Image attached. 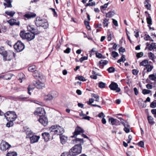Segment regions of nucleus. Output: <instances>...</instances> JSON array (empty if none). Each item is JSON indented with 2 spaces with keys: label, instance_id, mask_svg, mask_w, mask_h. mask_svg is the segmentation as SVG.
I'll return each instance as SVG.
<instances>
[{
  "label": "nucleus",
  "instance_id": "nucleus-1",
  "mask_svg": "<svg viewBox=\"0 0 156 156\" xmlns=\"http://www.w3.org/2000/svg\"><path fill=\"white\" fill-rule=\"evenodd\" d=\"M73 141L74 142L78 144L75 145L70 150V153L72 155L76 156L81 152L82 147L81 144L83 143V140L76 138Z\"/></svg>",
  "mask_w": 156,
  "mask_h": 156
},
{
  "label": "nucleus",
  "instance_id": "nucleus-2",
  "mask_svg": "<svg viewBox=\"0 0 156 156\" xmlns=\"http://www.w3.org/2000/svg\"><path fill=\"white\" fill-rule=\"evenodd\" d=\"M51 132H54L55 134L61 135L64 132V129L62 127L57 125L52 126L50 129Z\"/></svg>",
  "mask_w": 156,
  "mask_h": 156
},
{
  "label": "nucleus",
  "instance_id": "nucleus-3",
  "mask_svg": "<svg viewBox=\"0 0 156 156\" xmlns=\"http://www.w3.org/2000/svg\"><path fill=\"white\" fill-rule=\"evenodd\" d=\"M35 24L37 27H41L44 29H46L48 26V23L40 17H37L35 21Z\"/></svg>",
  "mask_w": 156,
  "mask_h": 156
},
{
  "label": "nucleus",
  "instance_id": "nucleus-4",
  "mask_svg": "<svg viewBox=\"0 0 156 156\" xmlns=\"http://www.w3.org/2000/svg\"><path fill=\"white\" fill-rule=\"evenodd\" d=\"M5 117L8 121H13L15 120L17 118V115L14 112L8 111L5 115Z\"/></svg>",
  "mask_w": 156,
  "mask_h": 156
},
{
  "label": "nucleus",
  "instance_id": "nucleus-5",
  "mask_svg": "<svg viewBox=\"0 0 156 156\" xmlns=\"http://www.w3.org/2000/svg\"><path fill=\"white\" fill-rule=\"evenodd\" d=\"M58 95L57 92L55 91H51L48 94H45L44 96V100L46 101H51L56 97Z\"/></svg>",
  "mask_w": 156,
  "mask_h": 156
},
{
  "label": "nucleus",
  "instance_id": "nucleus-6",
  "mask_svg": "<svg viewBox=\"0 0 156 156\" xmlns=\"http://www.w3.org/2000/svg\"><path fill=\"white\" fill-rule=\"evenodd\" d=\"M14 49L18 52L22 51L24 48L25 46L24 44L20 41H18L14 45Z\"/></svg>",
  "mask_w": 156,
  "mask_h": 156
},
{
  "label": "nucleus",
  "instance_id": "nucleus-7",
  "mask_svg": "<svg viewBox=\"0 0 156 156\" xmlns=\"http://www.w3.org/2000/svg\"><path fill=\"white\" fill-rule=\"evenodd\" d=\"M11 146L10 145L4 141H2L0 144V149L2 151H6Z\"/></svg>",
  "mask_w": 156,
  "mask_h": 156
},
{
  "label": "nucleus",
  "instance_id": "nucleus-8",
  "mask_svg": "<svg viewBox=\"0 0 156 156\" xmlns=\"http://www.w3.org/2000/svg\"><path fill=\"white\" fill-rule=\"evenodd\" d=\"M33 76L35 78L37 79L38 80H41L42 82H44L45 80L44 77L42 75L41 73L37 71L34 73Z\"/></svg>",
  "mask_w": 156,
  "mask_h": 156
},
{
  "label": "nucleus",
  "instance_id": "nucleus-9",
  "mask_svg": "<svg viewBox=\"0 0 156 156\" xmlns=\"http://www.w3.org/2000/svg\"><path fill=\"white\" fill-rule=\"evenodd\" d=\"M35 115H37L40 117H43L44 116L45 114V111L44 108H38L34 112Z\"/></svg>",
  "mask_w": 156,
  "mask_h": 156
},
{
  "label": "nucleus",
  "instance_id": "nucleus-10",
  "mask_svg": "<svg viewBox=\"0 0 156 156\" xmlns=\"http://www.w3.org/2000/svg\"><path fill=\"white\" fill-rule=\"evenodd\" d=\"M109 87L111 90L116 91L117 92H119L120 91V88L118 87V85L115 83H112L109 85Z\"/></svg>",
  "mask_w": 156,
  "mask_h": 156
},
{
  "label": "nucleus",
  "instance_id": "nucleus-11",
  "mask_svg": "<svg viewBox=\"0 0 156 156\" xmlns=\"http://www.w3.org/2000/svg\"><path fill=\"white\" fill-rule=\"evenodd\" d=\"M41 80H38L37 81H34L33 82L34 85L37 88L42 89L45 87V85Z\"/></svg>",
  "mask_w": 156,
  "mask_h": 156
},
{
  "label": "nucleus",
  "instance_id": "nucleus-12",
  "mask_svg": "<svg viewBox=\"0 0 156 156\" xmlns=\"http://www.w3.org/2000/svg\"><path fill=\"white\" fill-rule=\"evenodd\" d=\"M83 130L81 127L77 126L75 129L74 132L73 133V135L72 136V137H76L77 135L80 134L81 133L84 132Z\"/></svg>",
  "mask_w": 156,
  "mask_h": 156
},
{
  "label": "nucleus",
  "instance_id": "nucleus-13",
  "mask_svg": "<svg viewBox=\"0 0 156 156\" xmlns=\"http://www.w3.org/2000/svg\"><path fill=\"white\" fill-rule=\"evenodd\" d=\"M39 122L43 126H46L48 123V119L44 116L40 117L38 120Z\"/></svg>",
  "mask_w": 156,
  "mask_h": 156
},
{
  "label": "nucleus",
  "instance_id": "nucleus-14",
  "mask_svg": "<svg viewBox=\"0 0 156 156\" xmlns=\"http://www.w3.org/2000/svg\"><path fill=\"white\" fill-rule=\"evenodd\" d=\"M31 136L27 135V138H30L31 143H34L37 142L40 138V137L38 136L32 135V136Z\"/></svg>",
  "mask_w": 156,
  "mask_h": 156
},
{
  "label": "nucleus",
  "instance_id": "nucleus-15",
  "mask_svg": "<svg viewBox=\"0 0 156 156\" xmlns=\"http://www.w3.org/2000/svg\"><path fill=\"white\" fill-rule=\"evenodd\" d=\"M27 28L29 31L31 33H35L36 35L39 34L40 33V32L37 29H35L33 26L28 25Z\"/></svg>",
  "mask_w": 156,
  "mask_h": 156
},
{
  "label": "nucleus",
  "instance_id": "nucleus-16",
  "mask_svg": "<svg viewBox=\"0 0 156 156\" xmlns=\"http://www.w3.org/2000/svg\"><path fill=\"white\" fill-rule=\"evenodd\" d=\"M0 54L3 56L4 60L5 61L7 60V52L5 50L3 47L0 48Z\"/></svg>",
  "mask_w": 156,
  "mask_h": 156
},
{
  "label": "nucleus",
  "instance_id": "nucleus-17",
  "mask_svg": "<svg viewBox=\"0 0 156 156\" xmlns=\"http://www.w3.org/2000/svg\"><path fill=\"white\" fill-rule=\"evenodd\" d=\"M108 121L110 124L112 125H118L120 124V122L119 120L113 118H109Z\"/></svg>",
  "mask_w": 156,
  "mask_h": 156
},
{
  "label": "nucleus",
  "instance_id": "nucleus-18",
  "mask_svg": "<svg viewBox=\"0 0 156 156\" xmlns=\"http://www.w3.org/2000/svg\"><path fill=\"white\" fill-rule=\"evenodd\" d=\"M36 35L35 34L32 33H27L26 39L29 41H30L33 39Z\"/></svg>",
  "mask_w": 156,
  "mask_h": 156
},
{
  "label": "nucleus",
  "instance_id": "nucleus-19",
  "mask_svg": "<svg viewBox=\"0 0 156 156\" xmlns=\"http://www.w3.org/2000/svg\"><path fill=\"white\" fill-rule=\"evenodd\" d=\"M42 135L45 142L48 141L50 139V134L48 133H44L42 134Z\"/></svg>",
  "mask_w": 156,
  "mask_h": 156
},
{
  "label": "nucleus",
  "instance_id": "nucleus-20",
  "mask_svg": "<svg viewBox=\"0 0 156 156\" xmlns=\"http://www.w3.org/2000/svg\"><path fill=\"white\" fill-rule=\"evenodd\" d=\"M60 138L61 142L62 144H65L68 140L67 137L62 134L60 135Z\"/></svg>",
  "mask_w": 156,
  "mask_h": 156
},
{
  "label": "nucleus",
  "instance_id": "nucleus-21",
  "mask_svg": "<svg viewBox=\"0 0 156 156\" xmlns=\"http://www.w3.org/2000/svg\"><path fill=\"white\" fill-rule=\"evenodd\" d=\"M9 23L10 25L11 26L14 25L19 26L20 23L19 22H16V20L15 19H11L9 21Z\"/></svg>",
  "mask_w": 156,
  "mask_h": 156
},
{
  "label": "nucleus",
  "instance_id": "nucleus-22",
  "mask_svg": "<svg viewBox=\"0 0 156 156\" xmlns=\"http://www.w3.org/2000/svg\"><path fill=\"white\" fill-rule=\"evenodd\" d=\"M36 14L32 12H29L24 15V16L27 19H30L35 17Z\"/></svg>",
  "mask_w": 156,
  "mask_h": 156
},
{
  "label": "nucleus",
  "instance_id": "nucleus-23",
  "mask_svg": "<svg viewBox=\"0 0 156 156\" xmlns=\"http://www.w3.org/2000/svg\"><path fill=\"white\" fill-rule=\"evenodd\" d=\"M27 33H26L25 31H21L20 33V36L23 39H25L27 38Z\"/></svg>",
  "mask_w": 156,
  "mask_h": 156
},
{
  "label": "nucleus",
  "instance_id": "nucleus-24",
  "mask_svg": "<svg viewBox=\"0 0 156 156\" xmlns=\"http://www.w3.org/2000/svg\"><path fill=\"white\" fill-rule=\"evenodd\" d=\"M147 119L148 121V122L150 124L152 125L155 123V122L153 121L154 119L151 116H148Z\"/></svg>",
  "mask_w": 156,
  "mask_h": 156
},
{
  "label": "nucleus",
  "instance_id": "nucleus-25",
  "mask_svg": "<svg viewBox=\"0 0 156 156\" xmlns=\"http://www.w3.org/2000/svg\"><path fill=\"white\" fill-rule=\"evenodd\" d=\"M148 61L147 59L144 60L140 62L139 64L140 66H147L148 64Z\"/></svg>",
  "mask_w": 156,
  "mask_h": 156
},
{
  "label": "nucleus",
  "instance_id": "nucleus-26",
  "mask_svg": "<svg viewBox=\"0 0 156 156\" xmlns=\"http://www.w3.org/2000/svg\"><path fill=\"white\" fill-rule=\"evenodd\" d=\"M15 54L13 52L10 51V52L7 53V56H8L9 57V58L7 59V60L10 61L11 59H12V56H14Z\"/></svg>",
  "mask_w": 156,
  "mask_h": 156
},
{
  "label": "nucleus",
  "instance_id": "nucleus-27",
  "mask_svg": "<svg viewBox=\"0 0 156 156\" xmlns=\"http://www.w3.org/2000/svg\"><path fill=\"white\" fill-rule=\"evenodd\" d=\"M148 17H146V20L147 23L150 25L152 24V20L150 15H148Z\"/></svg>",
  "mask_w": 156,
  "mask_h": 156
},
{
  "label": "nucleus",
  "instance_id": "nucleus-28",
  "mask_svg": "<svg viewBox=\"0 0 156 156\" xmlns=\"http://www.w3.org/2000/svg\"><path fill=\"white\" fill-rule=\"evenodd\" d=\"M25 130L27 133V135H32V133L31 131V130L30 128H29L25 127Z\"/></svg>",
  "mask_w": 156,
  "mask_h": 156
},
{
  "label": "nucleus",
  "instance_id": "nucleus-29",
  "mask_svg": "<svg viewBox=\"0 0 156 156\" xmlns=\"http://www.w3.org/2000/svg\"><path fill=\"white\" fill-rule=\"evenodd\" d=\"M115 14L114 11L109 12L106 14V17L110 18L113 16Z\"/></svg>",
  "mask_w": 156,
  "mask_h": 156
},
{
  "label": "nucleus",
  "instance_id": "nucleus-30",
  "mask_svg": "<svg viewBox=\"0 0 156 156\" xmlns=\"http://www.w3.org/2000/svg\"><path fill=\"white\" fill-rule=\"evenodd\" d=\"M148 49L150 50L151 51L154 49L156 48V44L154 43H152L150 44V46L148 47Z\"/></svg>",
  "mask_w": 156,
  "mask_h": 156
},
{
  "label": "nucleus",
  "instance_id": "nucleus-31",
  "mask_svg": "<svg viewBox=\"0 0 156 156\" xmlns=\"http://www.w3.org/2000/svg\"><path fill=\"white\" fill-rule=\"evenodd\" d=\"M149 77L151 80L156 81V73L149 75Z\"/></svg>",
  "mask_w": 156,
  "mask_h": 156
},
{
  "label": "nucleus",
  "instance_id": "nucleus-32",
  "mask_svg": "<svg viewBox=\"0 0 156 156\" xmlns=\"http://www.w3.org/2000/svg\"><path fill=\"white\" fill-rule=\"evenodd\" d=\"M91 96L94 97L95 99V101L99 102V96L97 94H91Z\"/></svg>",
  "mask_w": 156,
  "mask_h": 156
},
{
  "label": "nucleus",
  "instance_id": "nucleus-33",
  "mask_svg": "<svg viewBox=\"0 0 156 156\" xmlns=\"http://www.w3.org/2000/svg\"><path fill=\"white\" fill-rule=\"evenodd\" d=\"M28 70L29 71L33 72L36 70V67L34 65L32 66L29 67Z\"/></svg>",
  "mask_w": 156,
  "mask_h": 156
},
{
  "label": "nucleus",
  "instance_id": "nucleus-34",
  "mask_svg": "<svg viewBox=\"0 0 156 156\" xmlns=\"http://www.w3.org/2000/svg\"><path fill=\"white\" fill-rule=\"evenodd\" d=\"M109 19L105 18L103 20V25L104 27H107L109 23Z\"/></svg>",
  "mask_w": 156,
  "mask_h": 156
},
{
  "label": "nucleus",
  "instance_id": "nucleus-35",
  "mask_svg": "<svg viewBox=\"0 0 156 156\" xmlns=\"http://www.w3.org/2000/svg\"><path fill=\"white\" fill-rule=\"evenodd\" d=\"M17 155V153L14 151L9 152L7 154L6 156H16Z\"/></svg>",
  "mask_w": 156,
  "mask_h": 156
},
{
  "label": "nucleus",
  "instance_id": "nucleus-36",
  "mask_svg": "<svg viewBox=\"0 0 156 156\" xmlns=\"http://www.w3.org/2000/svg\"><path fill=\"white\" fill-rule=\"evenodd\" d=\"M153 68V66L150 64H148L146 66V69H147V72H151Z\"/></svg>",
  "mask_w": 156,
  "mask_h": 156
},
{
  "label": "nucleus",
  "instance_id": "nucleus-37",
  "mask_svg": "<svg viewBox=\"0 0 156 156\" xmlns=\"http://www.w3.org/2000/svg\"><path fill=\"white\" fill-rule=\"evenodd\" d=\"M5 13L8 16L12 17L15 13V12L14 11L9 12L8 11H6L5 12Z\"/></svg>",
  "mask_w": 156,
  "mask_h": 156
},
{
  "label": "nucleus",
  "instance_id": "nucleus-38",
  "mask_svg": "<svg viewBox=\"0 0 156 156\" xmlns=\"http://www.w3.org/2000/svg\"><path fill=\"white\" fill-rule=\"evenodd\" d=\"M113 37V35L111 34L109 31L107 33V38L109 41L111 40L112 38Z\"/></svg>",
  "mask_w": 156,
  "mask_h": 156
},
{
  "label": "nucleus",
  "instance_id": "nucleus-39",
  "mask_svg": "<svg viewBox=\"0 0 156 156\" xmlns=\"http://www.w3.org/2000/svg\"><path fill=\"white\" fill-rule=\"evenodd\" d=\"M106 86V83L102 82H100L98 84V87L101 88H103L105 87Z\"/></svg>",
  "mask_w": 156,
  "mask_h": 156
},
{
  "label": "nucleus",
  "instance_id": "nucleus-40",
  "mask_svg": "<svg viewBox=\"0 0 156 156\" xmlns=\"http://www.w3.org/2000/svg\"><path fill=\"white\" fill-rule=\"evenodd\" d=\"M148 56L150 59L153 60L154 58V55L152 52H150L148 53Z\"/></svg>",
  "mask_w": 156,
  "mask_h": 156
},
{
  "label": "nucleus",
  "instance_id": "nucleus-41",
  "mask_svg": "<svg viewBox=\"0 0 156 156\" xmlns=\"http://www.w3.org/2000/svg\"><path fill=\"white\" fill-rule=\"evenodd\" d=\"M84 24L86 26L88 30H90V27L89 24V22L85 20L84 21Z\"/></svg>",
  "mask_w": 156,
  "mask_h": 156
},
{
  "label": "nucleus",
  "instance_id": "nucleus-42",
  "mask_svg": "<svg viewBox=\"0 0 156 156\" xmlns=\"http://www.w3.org/2000/svg\"><path fill=\"white\" fill-rule=\"evenodd\" d=\"M126 60V59L125 58V55H122L120 59H119L117 61V62L118 63H119L122 62H124Z\"/></svg>",
  "mask_w": 156,
  "mask_h": 156
},
{
  "label": "nucleus",
  "instance_id": "nucleus-43",
  "mask_svg": "<svg viewBox=\"0 0 156 156\" xmlns=\"http://www.w3.org/2000/svg\"><path fill=\"white\" fill-rule=\"evenodd\" d=\"M9 122H7L6 124V126L7 127H10L12 126L13 125V121H8Z\"/></svg>",
  "mask_w": 156,
  "mask_h": 156
},
{
  "label": "nucleus",
  "instance_id": "nucleus-44",
  "mask_svg": "<svg viewBox=\"0 0 156 156\" xmlns=\"http://www.w3.org/2000/svg\"><path fill=\"white\" fill-rule=\"evenodd\" d=\"M151 91L150 90L144 89L143 90L142 93L144 94H149L151 92Z\"/></svg>",
  "mask_w": 156,
  "mask_h": 156
},
{
  "label": "nucleus",
  "instance_id": "nucleus-45",
  "mask_svg": "<svg viewBox=\"0 0 156 156\" xmlns=\"http://www.w3.org/2000/svg\"><path fill=\"white\" fill-rule=\"evenodd\" d=\"M108 62L107 60H101L99 62V64L101 65L102 64L103 66L106 65Z\"/></svg>",
  "mask_w": 156,
  "mask_h": 156
},
{
  "label": "nucleus",
  "instance_id": "nucleus-46",
  "mask_svg": "<svg viewBox=\"0 0 156 156\" xmlns=\"http://www.w3.org/2000/svg\"><path fill=\"white\" fill-rule=\"evenodd\" d=\"M115 68L113 67H110L107 69V71L109 73H113L115 71Z\"/></svg>",
  "mask_w": 156,
  "mask_h": 156
},
{
  "label": "nucleus",
  "instance_id": "nucleus-47",
  "mask_svg": "<svg viewBox=\"0 0 156 156\" xmlns=\"http://www.w3.org/2000/svg\"><path fill=\"white\" fill-rule=\"evenodd\" d=\"M72 155L70 153V151L69 153L64 152L62 154L61 156H71Z\"/></svg>",
  "mask_w": 156,
  "mask_h": 156
},
{
  "label": "nucleus",
  "instance_id": "nucleus-48",
  "mask_svg": "<svg viewBox=\"0 0 156 156\" xmlns=\"http://www.w3.org/2000/svg\"><path fill=\"white\" fill-rule=\"evenodd\" d=\"M112 55L113 57L115 58L118 55V54L116 52L113 51L112 53Z\"/></svg>",
  "mask_w": 156,
  "mask_h": 156
},
{
  "label": "nucleus",
  "instance_id": "nucleus-49",
  "mask_svg": "<svg viewBox=\"0 0 156 156\" xmlns=\"http://www.w3.org/2000/svg\"><path fill=\"white\" fill-rule=\"evenodd\" d=\"M138 146L141 147H144V142L142 141H141L137 144Z\"/></svg>",
  "mask_w": 156,
  "mask_h": 156
},
{
  "label": "nucleus",
  "instance_id": "nucleus-50",
  "mask_svg": "<svg viewBox=\"0 0 156 156\" xmlns=\"http://www.w3.org/2000/svg\"><path fill=\"white\" fill-rule=\"evenodd\" d=\"M50 9L53 12V14L54 16L57 17V14L56 12L55 11V9H53L52 8H50Z\"/></svg>",
  "mask_w": 156,
  "mask_h": 156
},
{
  "label": "nucleus",
  "instance_id": "nucleus-51",
  "mask_svg": "<svg viewBox=\"0 0 156 156\" xmlns=\"http://www.w3.org/2000/svg\"><path fill=\"white\" fill-rule=\"evenodd\" d=\"M78 79L82 81H85L86 80L82 76H79L78 77Z\"/></svg>",
  "mask_w": 156,
  "mask_h": 156
},
{
  "label": "nucleus",
  "instance_id": "nucleus-52",
  "mask_svg": "<svg viewBox=\"0 0 156 156\" xmlns=\"http://www.w3.org/2000/svg\"><path fill=\"white\" fill-rule=\"evenodd\" d=\"M150 37H151L149 35L147 34H145L144 36V39L146 41H148L149 40H150Z\"/></svg>",
  "mask_w": 156,
  "mask_h": 156
},
{
  "label": "nucleus",
  "instance_id": "nucleus-53",
  "mask_svg": "<svg viewBox=\"0 0 156 156\" xmlns=\"http://www.w3.org/2000/svg\"><path fill=\"white\" fill-rule=\"evenodd\" d=\"M95 5V2H91L89 3H87L86 5V6H92L94 5Z\"/></svg>",
  "mask_w": 156,
  "mask_h": 156
},
{
  "label": "nucleus",
  "instance_id": "nucleus-54",
  "mask_svg": "<svg viewBox=\"0 0 156 156\" xmlns=\"http://www.w3.org/2000/svg\"><path fill=\"white\" fill-rule=\"evenodd\" d=\"M145 5V8L148 10H151V5L150 4H149V3L148 4H144Z\"/></svg>",
  "mask_w": 156,
  "mask_h": 156
},
{
  "label": "nucleus",
  "instance_id": "nucleus-55",
  "mask_svg": "<svg viewBox=\"0 0 156 156\" xmlns=\"http://www.w3.org/2000/svg\"><path fill=\"white\" fill-rule=\"evenodd\" d=\"M88 58V57L87 56H84L82 57L80 59V62H82L83 61L87 60Z\"/></svg>",
  "mask_w": 156,
  "mask_h": 156
},
{
  "label": "nucleus",
  "instance_id": "nucleus-56",
  "mask_svg": "<svg viewBox=\"0 0 156 156\" xmlns=\"http://www.w3.org/2000/svg\"><path fill=\"white\" fill-rule=\"evenodd\" d=\"M122 123L124 126V127H130V126L127 122H122Z\"/></svg>",
  "mask_w": 156,
  "mask_h": 156
},
{
  "label": "nucleus",
  "instance_id": "nucleus-57",
  "mask_svg": "<svg viewBox=\"0 0 156 156\" xmlns=\"http://www.w3.org/2000/svg\"><path fill=\"white\" fill-rule=\"evenodd\" d=\"M143 55V53L142 52L138 53L136 55V56L138 58H140L142 57Z\"/></svg>",
  "mask_w": 156,
  "mask_h": 156
},
{
  "label": "nucleus",
  "instance_id": "nucleus-58",
  "mask_svg": "<svg viewBox=\"0 0 156 156\" xmlns=\"http://www.w3.org/2000/svg\"><path fill=\"white\" fill-rule=\"evenodd\" d=\"M150 107L152 108L156 107V102L154 101L152 102L150 105Z\"/></svg>",
  "mask_w": 156,
  "mask_h": 156
},
{
  "label": "nucleus",
  "instance_id": "nucleus-59",
  "mask_svg": "<svg viewBox=\"0 0 156 156\" xmlns=\"http://www.w3.org/2000/svg\"><path fill=\"white\" fill-rule=\"evenodd\" d=\"M94 101V100L93 98H90L89 99V101L87 102V103L89 105H91Z\"/></svg>",
  "mask_w": 156,
  "mask_h": 156
},
{
  "label": "nucleus",
  "instance_id": "nucleus-60",
  "mask_svg": "<svg viewBox=\"0 0 156 156\" xmlns=\"http://www.w3.org/2000/svg\"><path fill=\"white\" fill-rule=\"evenodd\" d=\"M119 53H120L121 52H124L125 51V49L124 48H123L122 47H121L119 49Z\"/></svg>",
  "mask_w": 156,
  "mask_h": 156
},
{
  "label": "nucleus",
  "instance_id": "nucleus-61",
  "mask_svg": "<svg viewBox=\"0 0 156 156\" xmlns=\"http://www.w3.org/2000/svg\"><path fill=\"white\" fill-rule=\"evenodd\" d=\"M132 73L134 75H137L138 73V70L135 69L132 70Z\"/></svg>",
  "mask_w": 156,
  "mask_h": 156
},
{
  "label": "nucleus",
  "instance_id": "nucleus-62",
  "mask_svg": "<svg viewBox=\"0 0 156 156\" xmlns=\"http://www.w3.org/2000/svg\"><path fill=\"white\" fill-rule=\"evenodd\" d=\"M112 20H113L112 22L114 25L116 27H117L118 25L117 21H116L114 19H112Z\"/></svg>",
  "mask_w": 156,
  "mask_h": 156
},
{
  "label": "nucleus",
  "instance_id": "nucleus-63",
  "mask_svg": "<svg viewBox=\"0 0 156 156\" xmlns=\"http://www.w3.org/2000/svg\"><path fill=\"white\" fill-rule=\"evenodd\" d=\"M129 128L130 127H124V130L126 133H128L130 131Z\"/></svg>",
  "mask_w": 156,
  "mask_h": 156
},
{
  "label": "nucleus",
  "instance_id": "nucleus-64",
  "mask_svg": "<svg viewBox=\"0 0 156 156\" xmlns=\"http://www.w3.org/2000/svg\"><path fill=\"white\" fill-rule=\"evenodd\" d=\"M70 50L71 49L68 48L64 51V52L66 53H69L70 52Z\"/></svg>",
  "mask_w": 156,
  "mask_h": 156
}]
</instances>
